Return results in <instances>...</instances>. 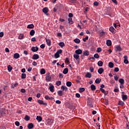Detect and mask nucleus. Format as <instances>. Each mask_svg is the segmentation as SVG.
<instances>
[{
    "label": "nucleus",
    "instance_id": "nucleus-1",
    "mask_svg": "<svg viewBox=\"0 0 129 129\" xmlns=\"http://www.w3.org/2000/svg\"><path fill=\"white\" fill-rule=\"evenodd\" d=\"M62 53V49H59L56 51V52L54 54V57L56 59L57 58H59L60 57V54Z\"/></svg>",
    "mask_w": 129,
    "mask_h": 129
},
{
    "label": "nucleus",
    "instance_id": "nucleus-2",
    "mask_svg": "<svg viewBox=\"0 0 129 129\" xmlns=\"http://www.w3.org/2000/svg\"><path fill=\"white\" fill-rule=\"evenodd\" d=\"M80 56L78 54H75L74 55V58H75V59H76V60H77V62L78 64H79L80 62V58H79Z\"/></svg>",
    "mask_w": 129,
    "mask_h": 129
},
{
    "label": "nucleus",
    "instance_id": "nucleus-3",
    "mask_svg": "<svg viewBox=\"0 0 129 129\" xmlns=\"http://www.w3.org/2000/svg\"><path fill=\"white\" fill-rule=\"evenodd\" d=\"M51 79L52 77H51L50 73L47 74L46 77V81H47V82H49V81H51Z\"/></svg>",
    "mask_w": 129,
    "mask_h": 129
},
{
    "label": "nucleus",
    "instance_id": "nucleus-4",
    "mask_svg": "<svg viewBox=\"0 0 129 129\" xmlns=\"http://www.w3.org/2000/svg\"><path fill=\"white\" fill-rule=\"evenodd\" d=\"M87 103L89 106H92V98L88 97L87 99Z\"/></svg>",
    "mask_w": 129,
    "mask_h": 129
},
{
    "label": "nucleus",
    "instance_id": "nucleus-5",
    "mask_svg": "<svg viewBox=\"0 0 129 129\" xmlns=\"http://www.w3.org/2000/svg\"><path fill=\"white\" fill-rule=\"evenodd\" d=\"M89 51L88 50H84L83 51V55H82L81 57H83L84 56H89Z\"/></svg>",
    "mask_w": 129,
    "mask_h": 129
},
{
    "label": "nucleus",
    "instance_id": "nucleus-6",
    "mask_svg": "<svg viewBox=\"0 0 129 129\" xmlns=\"http://www.w3.org/2000/svg\"><path fill=\"white\" fill-rule=\"evenodd\" d=\"M38 103H39V104H42V105H46L47 106V103H45L44 102V101L42 100H38L37 101Z\"/></svg>",
    "mask_w": 129,
    "mask_h": 129
},
{
    "label": "nucleus",
    "instance_id": "nucleus-7",
    "mask_svg": "<svg viewBox=\"0 0 129 129\" xmlns=\"http://www.w3.org/2000/svg\"><path fill=\"white\" fill-rule=\"evenodd\" d=\"M109 31L110 32H112L113 34H115V33H116V30L112 26L109 28Z\"/></svg>",
    "mask_w": 129,
    "mask_h": 129
},
{
    "label": "nucleus",
    "instance_id": "nucleus-8",
    "mask_svg": "<svg viewBox=\"0 0 129 129\" xmlns=\"http://www.w3.org/2000/svg\"><path fill=\"white\" fill-rule=\"evenodd\" d=\"M39 54H35L32 56L33 60H37V59H39Z\"/></svg>",
    "mask_w": 129,
    "mask_h": 129
},
{
    "label": "nucleus",
    "instance_id": "nucleus-9",
    "mask_svg": "<svg viewBox=\"0 0 129 129\" xmlns=\"http://www.w3.org/2000/svg\"><path fill=\"white\" fill-rule=\"evenodd\" d=\"M42 12H43L45 15H46L47 16H48V8H47V7L44 8L42 9Z\"/></svg>",
    "mask_w": 129,
    "mask_h": 129
},
{
    "label": "nucleus",
    "instance_id": "nucleus-10",
    "mask_svg": "<svg viewBox=\"0 0 129 129\" xmlns=\"http://www.w3.org/2000/svg\"><path fill=\"white\" fill-rule=\"evenodd\" d=\"M39 50V47L36 46V47H32L31 48V51L32 52H37V51Z\"/></svg>",
    "mask_w": 129,
    "mask_h": 129
},
{
    "label": "nucleus",
    "instance_id": "nucleus-11",
    "mask_svg": "<svg viewBox=\"0 0 129 129\" xmlns=\"http://www.w3.org/2000/svg\"><path fill=\"white\" fill-rule=\"evenodd\" d=\"M115 50V51H119V52H120V51H122V49L119 45H116Z\"/></svg>",
    "mask_w": 129,
    "mask_h": 129
},
{
    "label": "nucleus",
    "instance_id": "nucleus-12",
    "mask_svg": "<svg viewBox=\"0 0 129 129\" xmlns=\"http://www.w3.org/2000/svg\"><path fill=\"white\" fill-rule=\"evenodd\" d=\"M75 53L77 55H80V54H82V50L79 49L75 51Z\"/></svg>",
    "mask_w": 129,
    "mask_h": 129
},
{
    "label": "nucleus",
    "instance_id": "nucleus-13",
    "mask_svg": "<svg viewBox=\"0 0 129 129\" xmlns=\"http://www.w3.org/2000/svg\"><path fill=\"white\" fill-rule=\"evenodd\" d=\"M45 41L46 42L47 46H51V40H50L49 39L45 38Z\"/></svg>",
    "mask_w": 129,
    "mask_h": 129
},
{
    "label": "nucleus",
    "instance_id": "nucleus-14",
    "mask_svg": "<svg viewBox=\"0 0 129 129\" xmlns=\"http://www.w3.org/2000/svg\"><path fill=\"white\" fill-rule=\"evenodd\" d=\"M36 119L37 120V121L38 122H41V121H42V120H43V118H42V117H41V116H37Z\"/></svg>",
    "mask_w": 129,
    "mask_h": 129
},
{
    "label": "nucleus",
    "instance_id": "nucleus-15",
    "mask_svg": "<svg viewBox=\"0 0 129 129\" xmlns=\"http://www.w3.org/2000/svg\"><path fill=\"white\" fill-rule=\"evenodd\" d=\"M104 71V70L102 68H100L98 70V73L99 74H102Z\"/></svg>",
    "mask_w": 129,
    "mask_h": 129
},
{
    "label": "nucleus",
    "instance_id": "nucleus-16",
    "mask_svg": "<svg viewBox=\"0 0 129 129\" xmlns=\"http://www.w3.org/2000/svg\"><path fill=\"white\" fill-rule=\"evenodd\" d=\"M123 58H124V63H125V64H128V60H127V56L124 55Z\"/></svg>",
    "mask_w": 129,
    "mask_h": 129
},
{
    "label": "nucleus",
    "instance_id": "nucleus-17",
    "mask_svg": "<svg viewBox=\"0 0 129 129\" xmlns=\"http://www.w3.org/2000/svg\"><path fill=\"white\" fill-rule=\"evenodd\" d=\"M14 59H19V58H20V54L18 53H15L14 54Z\"/></svg>",
    "mask_w": 129,
    "mask_h": 129
},
{
    "label": "nucleus",
    "instance_id": "nucleus-18",
    "mask_svg": "<svg viewBox=\"0 0 129 129\" xmlns=\"http://www.w3.org/2000/svg\"><path fill=\"white\" fill-rule=\"evenodd\" d=\"M122 99L123 101H125L127 99V95L124 94L122 95Z\"/></svg>",
    "mask_w": 129,
    "mask_h": 129
},
{
    "label": "nucleus",
    "instance_id": "nucleus-19",
    "mask_svg": "<svg viewBox=\"0 0 129 129\" xmlns=\"http://www.w3.org/2000/svg\"><path fill=\"white\" fill-rule=\"evenodd\" d=\"M106 45L108 47L111 46V40H106Z\"/></svg>",
    "mask_w": 129,
    "mask_h": 129
},
{
    "label": "nucleus",
    "instance_id": "nucleus-20",
    "mask_svg": "<svg viewBox=\"0 0 129 129\" xmlns=\"http://www.w3.org/2000/svg\"><path fill=\"white\" fill-rule=\"evenodd\" d=\"M91 89L92 91H94L96 90V87L94 85H91Z\"/></svg>",
    "mask_w": 129,
    "mask_h": 129
},
{
    "label": "nucleus",
    "instance_id": "nucleus-21",
    "mask_svg": "<svg viewBox=\"0 0 129 129\" xmlns=\"http://www.w3.org/2000/svg\"><path fill=\"white\" fill-rule=\"evenodd\" d=\"M33 127H34V124H33V123H30L28 124V128L32 129L33 128Z\"/></svg>",
    "mask_w": 129,
    "mask_h": 129
},
{
    "label": "nucleus",
    "instance_id": "nucleus-22",
    "mask_svg": "<svg viewBox=\"0 0 129 129\" xmlns=\"http://www.w3.org/2000/svg\"><path fill=\"white\" fill-rule=\"evenodd\" d=\"M57 94L59 96H63L64 93H63V91L59 90L57 91Z\"/></svg>",
    "mask_w": 129,
    "mask_h": 129
},
{
    "label": "nucleus",
    "instance_id": "nucleus-23",
    "mask_svg": "<svg viewBox=\"0 0 129 129\" xmlns=\"http://www.w3.org/2000/svg\"><path fill=\"white\" fill-rule=\"evenodd\" d=\"M118 104L120 106H123V105H124V102H123L122 101L119 100Z\"/></svg>",
    "mask_w": 129,
    "mask_h": 129
},
{
    "label": "nucleus",
    "instance_id": "nucleus-24",
    "mask_svg": "<svg viewBox=\"0 0 129 129\" xmlns=\"http://www.w3.org/2000/svg\"><path fill=\"white\" fill-rule=\"evenodd\" d=\"M34 27L35 26L33 24H30L27 26V29H34Z\"/></svg>",
    "mask_w": 129,
    "mask_h": 129
},
{
    "label": "nucleus",
    "instance_id": "nucleus-25",
    "mask_svg": "<svg viewBox=\"0 0 129 129\" xmlns=\"http://www.w3.org/2000/svg\"><path fill=\"white\" fill-rule=\"evenodd\" d=\"M119 82L120 83L121 85H123V84H124V80H123V79H120L119 80Z\"/></svg>",
    "mask_w": 129,
    "mask_h": 129
},
{
    "label": "nucleus",
    "instance_id": "nucleus-26",
    "mask_svg": "<svg viewBox=\"0 0 129 129\" xmlns=\"http://www.w3.org/2000/svg\"><path fill=\"white\" fill-rule=\"evenodd\" d=\"M85 77L86 78H91V73H87L86 75H85Z\"/></svg>",
    "mask_w": 129,
    "mask_h": 129
},
{
    "label": "nucleus",
    "instance_id": "nucleus-27",
    "mask_svg": "<svg viewBox=\"0 0 129 129\" xmlns=\"http://www.w3.org/2000/svg\"><path fill=\"white\" fill-rule=\"evenodd\" d=\"M49 89L51 92H53L54 91V86L53 85H50L49 88Z\"/></svg>",
    "mask_w": 129,
    "mask_h": 129
},
{
    "label": "nucleus",
    "instance_id": "nucleus-28",
    "mask_svg": "<svg viewBox=\"0 0 129 129\" xmlns=\"http://www.w3.org/2000/svg\"><path fill=\"white\" fill-rule=\"evenodd\" d=\"M113 66H114V64H113V62H110L108 63V67L109 68H113Z\"/></svg>",
    "mask_w": 129,
    "mask_h": 129
},
{
    "label": "nucleus",
    "instance_id": "nucleus-29",
    "mask_svg": "<svg viewBox=\"0 0 129 129\" xmlns=\"http://www.w3.org/2000/svg\"><path fill=\"white\" fill-rule=\"evenodd\" d=\"M7 68L9 72H11L13 70V67L11 65H8Z\"/></svg>",
    "mask_w": 129,
    "mask_h": 129
},
{
    "label": "nucleus",
    "instance_id": "nucleus-30",
    "mask_svg": "<svg viewBox=\"0 0 129 129\" xmlns=\"http://www.w3.org/2000/svg\"><path fill=\"white\" fill-rule=\"evenodd\" d=\"M68 21H69V24H70V25H72L73 24H74V22L72 21V18H68Z\"/></svg>",
    "mask_w": 129,
    "mask_h": 129
},
{
    "label": "nucleus",
    "instance_id": "nucleus-31",
    "mask_svg": "<svg viewBox=\"0 0 129 129\" xmlns=\"http://www.w3.org/2000/svg\"><path fill=\"white\" fill-rule=\"evenodd\" d=\"M61 89H62V91H64L65 90V91H67V90L68 89V88L67 87H65L64 86H62L61 87Z\"/></svg>",
    "mask_w": 129,
    "mask_h": 129
},
{
    "label": "nucleus",
    "instance_id": "nucleus-32",
    "mask_svg": "<svg viewBox=\"0 0 129 129\" xmlns=\"http://www.w3.org/2000/svg\"><path fill=\"white\" fill-rule=\"evenodd\" d=\"M66 85L68 86V87H71V86L72 85V83H71L70 81H68L67 82Z\"/></svg>",
    "mask_w": 129,
    "mask_h": 129
},
{
    "label": "nucleus",
    "instance_id": "nucleus-33",
    "mask_svg": "<svg viewBox=\"0 0 129 129\" xmlns=\"http://www.w3.org/2000/svg\"><path fill=\"white\" fill-rule=\"evenodd\" d=\"M74 42H75V43H76L77 44H79V43H80V39L78 38L75 39L74 40Z\"/></svg>",
    "mask_w": 129,
    "mask_h": 129
},
{
    "label": "nucleus",
    "instance_id": "nucleus-34",
    "mask_svg": "<svg viewBox=\"0 0 129 129\" xmlns=\"http://www.w3.org/2000/svg\"><path fill=\"white\" fill-rule=\"evenodd\" d=\"M101 82V79H100L99 78H97L95 80V83H96V84H99V83Z\"/></svg>",
    "mask_w": 129,
    "mask_h": 129
},
{
    "label": "nucleus",
    "instance_id": "nucleus-35",
    "mask_svg": "<svg viewBox=\"0 0 129 129\" xmlns=\"http://www.w3.org/2000/svg\"><path fill=\"white\" fill-rule=\"evenodd\" d=\"M79 92L82 93V92H84L85 91V89L84 88H80L79 89Z\"/></svg>",
    "mask_w": 129,
    "mask_h": 129
},
{
    "label": "nucleus",
    "instance_id": "nucleus-36",
    "mask_svg": "<svg viewBox=\"0 0 129 129\" xmlns=\"http://www.w3.org/2000/svg\"><path fill=\"white\" fill-rule=\"evenodd\" d=\"M18 39H19V40H23V39H24V34H20L19 36Z\"/></svg>",
    "mask_w": 129,
    "mask_h": 129
},
{
    "label": "nucleus",
    "instance_id": "nucleus-37",
    "mask_svg": "<svg viewBox=\"0 0 129 129\" xmlns=\"http://www.w3.org/2000/svg\"><path fill=\"white\" fill-rule=\"evenodd\" d=\"M58 45L60 46V47H61V48H63V47H65V44L64 42H59L58 43Z\"/></svg>",
    "mask_w": 129,
    "mask_h": 129
},
{
    "label": "nucleus",
    "instance_id": "nucleus-38",
    "mask_svg": "<svg viewBox=\"0 0 129 129\" xmlns=\"http://www.w3.org/2000/svg\"><path fill=\"white\" fill-rule=\"evenodd\" d=\"M30 116H29V115H25V118H24V119H25V120H26V121H29V120L30 119Z\"/></svg>",
    "mask_w": 129,
    "mask_h": 129
},
{
    "label": "nucleus",
    "instance_id": "nucleus-39",
    "mask_svg": "<svg viewBox=\"0 0 129 129\" xmlns=\"http://www.w3.org/2000/svg\"><path fill=\"white\" fill-rule=\"evenodd\" d=\"M98 65L100 67H102V65H103V62H102V61H99L98 62Z\"/></svg>",
    "mask_w": 129,
    "mask_h": 129
},
{
    "label": "nucleus",
    "instance_id": "nucleus-40",
    "mask_svg": "<svg viewBox=\"0 0 129 129\" xmlns=\"http://www.w3.org/2000/svg\"><path fill=\"white\" fill-rule=\"evenodd\" d=\"M46 73V71L44 69H41L40 70V74L43 75Z\"/></svg>",
    "mask_w": 129,
    "mask_h": 129
},
{
    "label": "nucleus",
    "instance_id": "nucleus-41",
    "mask_svg": "<svg viewBox=\"0 0 129 129\" xmlns=\"http://www.w3.org/2000/svg\"><path fill=\"white\" fill-rule=\"evenodd\" d=\"M26 77H27V75H26V74L25 73L22 74V75H21L22 79H25Z\"/></svg>",
    "mask_w": 129,
    "mask_h": 129
},
{
    "label": "nucleus",
    "instance_id": "nucleus-42",
    "mask_svg": "<svg viewBox=\"0 0 129 129\" xmlns=\"http://www.w3.org/2000/svg\"><path fill=\"white\" fill-rule=\"evenodd\" d=\"M63 74H67L68 73V68H65L63 71Z\"/></svg>",
    "mask_w": 129,
    "mask_h": 129
},
{
    "label": "nucleus",
    "instance_id": "nucleus-43",
    "mask_svg": "<svg viewBox=\"0 0 129 129\" xmlns=\"http://www.w3.org/2000/svg\"><path fill=\"white\" fill-rule=\"evenodd\" d=\"M30 36H34L35 35V30H31V31L30 32Z\"/></svg>",
    "mask_w": 129,
    "mask_h": 129
},
{
    "label": "nucleus",
    "instance_id": "nucleus-44",
    "mask_svg": "<svg viewBox=\"0 0 129 129\" xmlns=\"http://www.w3.org/2000/svg\"><path fill=\"white\" fill-rule=\"evenodd\" d=\"M105 36V32L104 31H102L100 33V37H103Z\"/></svg>",
    "mask_w": 129,
    "mask_h": 129
},
{
    "label": "nucleus",
    "instance_id": "nucleus-45",
    "mask_svg": "<svg viewBox=\"0 0 129 129\" xmlns=\"http://www.w3.org/2000/svg\"><path fill=\"white\" fill-rule=\"evenodd\" d=\"M55 84H56V85H57V86H59V85H61V81H57L55 82Z\"/></svg>",
    "mask_w": 129,
    "mask_h": 129
},
{
    "label": "nucleus",
    "instance_id": "nucleus-46",
    "mask_svg": "<svg viewBox=\"0 0 129 129\" xmlns=\"http://www.w3.org/2000/svg\"><path fill=\"white\" fill-rule=\"evenodd\" d=\"M94 58H96V59H98V58H99V55H98V53H95L94 55Z\"/></svg>",
    "mask_w": 129,
    "mask_h": 129
},
{
    "label": "nucleus",
    "instance_id": "nucleus-47",
    "mask_svg": "<svg viewBox=\"0 0 129 129\" xmlns=\"http://www.w3.org/2000/svg\"><path fill=\"white\" fill-rule=\"evenodd\" d=\"M99 5V3L96 1L94 3V6H95V7H98Z\"/></svg>",
    "mask_w": 129,
    "mask_h": 129
},
{
    "label": "nucleus",
    "instance_id": "nucleus-48",
    "mask_svg": "<svg viewBox=\"0 0 129 129\" xmlns=\"http://www.w3.org/2000/svg\"><path fill=\"white\" fill-rule=\"evenodd\" d=\"M102 51L101 47H98L97 49V53H100V51Z\"/></svg>",
    "mask_w": 129,
    "mask_h": 129
},
{
    "label": "nucleus",
    "instance_id": "nucleus-49",
    "mask_svg": "<svg viewBox=\"0 0 129 129\" xmlns=\"http://www.w3.org/2000/svg\"><path fill=\"white\" fill-rule=\"evenodd\" d=\"M47 122H48V123H52V122H53V119H47Z\"/></svg>",
    "mask_w": 129,
    "mask_h": 129
},
{
    "label": "nucleus",
    "instance_id": "nucleus-50",
    "mask_svg": "<svg viewBox=\"0 0 129 129\" xmlns=\"http://www.w3.org/2000/svg\"><path fill=\"white\" fill-rule=\"evenodd\" d=\"M70 3L71 4H76V0H70Z\"/></svg>",
    "mask_w": 129,
    "mask_h": 129
},
{
    "label": "nucleus",
    "instance_id": "nucleus-51",
    "mask_svg": "<svg viewBox=\"0 0 129 129\" xmlns=\"http://www.w3.org/2000/svg\"><path fill=\"white\" fill-rule=\"evenodd\" d=\"M114 71L115 72H118L119 71V69L118 68H115Z\"/></svg>",
    "mask_w": 129,
    "mask_h": 129
},
{
    "label": "nucleus",
    "instance_id": "nucleus-52",
    "mask_svg": "<svg viewBox=\"0 0 129 129\" xmlns=\"http://www.w3.org/2000/svg\"><path fill=\"white\" fill-rule=\"evenodd\" d=\"M44 98H45V99H46V100H50V97H49V96H48V95H46L44 97Z\"/></svg>",
    "mask_w": 129,
    "mask_h": 129
},
{
    "label": "nucleus",
    "instance_id": "nucleus-53",
    "mask_svg": "<svg viewBox=\"0 0 129 129\" xmlns=\"http://www.w3.org/2000/svg\"><path fill=\"white\" fill-rule=\"evenodd\" d=\"M15 124L17 126H19L20 125V122L19 121H16L15 122Z\"/></svg>",
    "mask_w": 129,
    "mask_h": 129
},
{
    "label": "nucleus",
    "instance_id": "nucleus-54",
    "mask_svg": "<svg viewBox=\"0 0 129 129\" xmlns=\"http://www.w3.org/2000/svg\"><path fill=\"white\" fill-rule=\"evenodd\" d=\"M87 40H88V36H86L85 38L83 39L84 42H86Z\"/></svg>",
    "mask_w": 129,
    "mask_h": 129
},
{
    "label": "nucleus",
    "instance_id": "nucleus-55",
    "mask_svg": "<svg viewBox=\"0 0 129 129\" xmlns=\"http://www.w3.org/2000/svg\"><path fill=\"white\" fill-rule=\"evenodd\" d=\"M4 35H5V34L4 33V32H0V37L1 38L4 37Z\"/></svg>",
    "mask_w": 129,
    "mask_h": 129
},
{
    "label": "nucleus",
    "instance_id": "nucleus-56",
    "mask_svg": "<svg viewBox=\"0 0 129 129\" xmlns=\"http://www.w3.org/2000/svg\"><path fill=\"white\" fill-rule=\"evenodd\" d=\"M90 71L92 73L94 71V69H93V67H90Z\"/></svg>",
    "mask_w": 129,
    "mask_h": 129
},
{
    "label": "nucleus",
    "instance_id": "nucleus-57",
    "mask_svg": "<svg viewBox=\"0 0 129 129\" xmlns=\"http://www.w3.org/2000/svg\"><path fill=\"white\" fill-rule=\"evenodd\" d=\"M21 92H22V93H25L26 92V89H22L21 90Z\"/></svg>",
    "mask_w": 129,
    "mask_h": 129
},
{
    "label": "nucleus",
    "instance_id": "nucleus-58",
    "mask_svg": "<svg viewBox=\"0 0 129 129\" xmlns=\"http://www.w3.org/2000/svg\"><path fill=\"white\" fill-rule=\"evenodd\" d=\"M55 103H56L57 104H61V101H60V100H56L55 101Z\"/></svg>",
    "mask_w": 129,
    "mask_h": 129
},
{
    "label": "nucleus",
    "instance_id": "nucleus-59",
    "mask_svg": "<svg viewBox=\"0 0 129 129\" xmlns=\"http://www.w3.org/2000/svg\"><path fill=\"white\" fill-rule=\"evenodd\" d=\"M69 18H73V14H72V13H69Z\"/></svg>",
    "mask_w": 129,
    "mask_h": 129
},
{
    "label": "nucleus",
    "instance_id": "nucleus-60",
    "mask_svg": "<svg viewBox=\"0 0 129 129\" xmlns=\"http://www.w3.org/2000/svg\"><path fill=\"white\" fill-rule=\"evenodd\" d=\"M32 65H33V66H37V62L34 61L32 62Z\"/></svg>",
    "mask_w": 129,
    "mask_h": 129
},
{
    "label": "nucleus",
    "instance_id": "nucleus-61",
    "mask_svg": "<svg viewBox=\"0 0 129 129\" xmlns=\"http://www.w3.org/2000/svg\"><path fill=\"white\" fill-rule=\"evenodd\" d=\"M114 79L116 81H117V80H118V77H117V76H115Z\"/></svg>",
    "mask_w": 129,
    "mask_h": 129
},
{
    "label": "nucleus",
    "instance_id": "nucleus-62",
    "mask_svg": "<svg viewBox=\"0 0 129 129\" xmlns=\"http://www.w3.org/2000/svg\"><path fill=\"white\" fill-rule=\"evenodd\" d=\"M18 83H16L15 84H14V86H12V87L13 88H15V87H17V86H18Z\"/></svg>",
    "mask_w": 129,
    "mask_h": 129
},
{
    "label": "nucleus",
    "instance_id": "nucleus-63",
    "mask_svg": "<svg viewBox=\"0 0 129 129\" xmlns=\"http://www.w3.org/2000/svg\"><path fill=\"white\" fill-rule=\"evenodd\" d=\"M40 48H41V49H44V48H45V44H41V45H40Z\"/></svg>",
    "mask_w": 129,
    "mask_h": 129
},
{
    "label": "nucleus",
    "instance_id": "nucleus-64",
    "mask_svg": "<svg viewBox=\"0 0 129 129\" xmlns=\"http://www.w3.org/2000/svg\"><path fill=\"white\" fill-rule=\"evenodd\" d=\"M76 97H78V98H79L80 97V94L79 93H76Z\"/></svg>",
    "mask_w": 129,
    "mask_h": 129
}]
</instances>
